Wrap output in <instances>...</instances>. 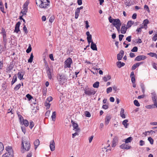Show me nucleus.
<instances>
[{"instance_id": "nucleus-58", "label": "nucleus", "mask_w": 157, "mask_h": 157, "mask_svg": "<svg viewBox=\"0 0 157 157\" xmlns=\"http://www.w3.org/2000/svg\"><path fill=\"white\" fill-rule=\"evenodd\" d=\"M124 35L123 34H120L119 35V40L120 41H121L124 37Z\"/></svg>"}, {"instance_id": "nucleus-53", "label": "nucleus", "mask_w": 157, "mask_h": 157, "mask_svg": "<svg viewBox=\"0 0 157 157\" xmlns=\"http://www.w3.org/2000/svg\"><path fill=\"white\" fill-rule=\"evenodd\" d=\"M85 116L87 117H90L91 116V115L89 112L86 111L85 112Z\"/></svg>"}, {"instance_id": "nucleus-45", "label": "nucleus", "mask_w": 157, "mask_h": 157, "mask_svg": "<svg viewBox=\"0 0 157 157\" xmlns=\"http://www.w3.org/2000/svg\"><path fill=\"white\" fill-rule=\"evenodd\" d=\"M44 105L45 106L47 107V108L48 109H49L50 106V104L49 103V102H48L47 101L44 102Z\"/></svg>"}, {"instance_id": "nucleus-62", "label": "nucleus", "mask_w": 157, "mask_h": 157, "mask_svg": "<svg viewBox=\"0 0 157 157\" xmlns=\"http://www.w3.org/2000/svg\"><path fill=\"white\" fill-rule=\"evenodd\" d=\"M145 144L144 141L143 140H140V145L142 146Z\"/></svg>"}, {"instance_id": "nucleus-48", "label": "nucleus", "mask_w": 157, "mask_h": 157, "mask_svg": "<svg viewBox=\"0 0 157 157\" xmlns=\"http://www.w3.org/2000/svg\"><path fill=\"white\" fill-rule=\"evenodd\" d=\"M47 88L44 89H43L42 92L43 94V96H44L45 97L46 95V93H47Z\"/></svg>"}, {"instance_id": "nucleus-38", "label": "nucleus", "mask_w": 157, "mask_h": 157, "mask_svg": "<svg viewBox=\"0 0 157 157\" xmlns=\"http://www.w3.org/2000/svg\"><path fill=\"white\" fill-rule=\"evenodd\" d=\"M43 61H44V66L45 67L46 69L48 68H49V67L47 62L45 58H44Z\"/></svg>"}, {"instance_id": "nucleus-4", "label": "nucleus", "mask_w": 157, "mask_h": 157, "mask_svg": "<svg viewBox=\"0 0 157 157\" xmlns=\"http://www.w3.org/2000/svg\"><path fill=\"white\" fill-rule=\"evenodd\" d=\"M109 22L112 23L113 25L115 26L121 25V23L119 19L112 18L110 16L109 18Z\"/></svg>"}, {"instance_id": "nucleus-32", "label": "nucleus", "mask_w": 157, "mask_h": 157, "mask_svg": "<svg viewBox=\"0 0 157 157\" xmlns=\"http://www.w3.org/2000/svg\"><path fill=\"white\" fill-rule=\"evenodd\" d=\"M4 147L3 143L0 142V153H1L4 150Z\"/></svg>"}, {"instance_id": "nucleus-3", "label": "nucleus", "mask_w": 157, "mask_h": 157, "mask_svg": "<svg viewBox=\"0 0 157 157\" xmlns=\"http://www.w3.org/2000/svg\"><path fill=\"white\" fill-rule=\"evenodd\" d=\"M24 144L23 141H22L21 144L22 145L23 149L21 150V151L23 153L25 151H29L30 147V144L29 141L25 140L24 141Z\"/></svg>"}, {"instance_id": "nucleus-50", "label": "nucleus", "mask_w": 157, "mask_h": 157, "mask_svg": "<svg viewBox=\"0 0 157 157\" xmlns=\"http://www.w3.org/2000/svg\"><path fill=\"white\" fill-rule=\"evenodd\" d=\"M26 97L29 101L30 100L33 98V97L29 94H27Z\"/></svg>"}, {"instance_id": "nucleus-1", "label": "nucleus", "mask_w": 157, "mask_h": 157, "mask_svg": "<svg viewBox=\"0 0 157 157\" xmlns=\"http://www.w3.org/2000/svg\"><path fill=\"white\" fill-rule=\"evenodd\" d=\"M36 4L40 8L45 9L50 7V2L49 0H36Z\"/></svg>"}, {"instance_id": "nucleus-30", "label": "nucleus", "mask_w": 157, "mask_h": 157, "mask_svg": "<svg viewBox=\"0 0 157 157\" xmlns=\"http://www.w3.org/2000/svg\"><path fill=\"white\" fill-rule=\"evenodd\" d=\"M87 41L88 44H89V45L90 44V43L92 41V35H90L89 36H87Z\"/></svg>"}, {"instance_id": "nucleus-60", "label": "nucleus", "mask_w": 157, "mask_h": 157, "mask_svg": "<svg viewBox=\"0 0 157 157\" xmlns=\"http://www.w3.org/2000/svg\"><path fill=\"white\" fill-rule=\"evenodd\" d=\"M0 10L1 11H2L3 13H5V12H4V7L3 5H1L0 6Z\"/></svg>"}, {"instance_id": "nucleus-47", "label": "nucleus", "mask_w": 157, "mask_h": 157, "mask_svg": "<svg viewBox=\"0 0 157 157\" xmlns=\"http://www.w3.org/2000/svg\"><path fill=\"white\" fill-rule=\"evenodd\" d=\"M34 126V123L33 121H30L29 122V127L31 129H32V128Z\"/></svg>"}, {"instance_id": "nucleus-5", "label": "nucleus", "mask_w": 157, "mask_h": 157, "mask_svg": "<svg viewBox=\"0 0 157 157\" xmlns=\"http://www.w3.org/2000/svg\"><path fill=\"white\" fill-rule=\"evenodd\" d=\"M57 78L60 83H62L67 80V78L66 75L63 74L58 75Z\"/></svg>"}, {"instance_id": "nucleus-25", "label": "nucleus", "mask_w": 157, "mask_h": 157, "mask_svg": "<svg viewBox=\"0 0 157 157\" xmlns=\"http://www.w3.org/2000/svg\"><path fill=\"white\" fill-rule=\"evenodd\" d=\"M133 0H130L128 2L127 1L125 2V4L127 6H130L133 4Z\"/></svg>"}, {"instance_id": "nucleus-7", "label": "nucleus", "mask_w": 157, "mask_h": 157, "mask_svg": "<svg viewBox=\"0 0 157 157\" xmlns=\"http://www.w3.org/2000/svg\"><path fill=\"white\" fill-rule=\"evenodd\" d=\"M72 63V59L71 58H67L64 62L65 68H70L71 67V65Z\"/></svg>"}, {"instance_id": "nucleus-27", "label": "nucleus", "mask_w": 157, "mask_h": 157, "mask_svg": "<svg viewBox=\"0 0 157 157\" xmlns=\"http://www.w3.org/2000/svg\"><path fill=\"white\" fill-rule=\"evenodd\" d=\"M21 125H24L25 126L27 127L29 125V121L25 119V120L22 122V123L21 124Z\"/></svg>"}, {"instance_id": "nucleus-24", "label": "nucleus", "mask_w": 157, "mask_h": 157, "mask_svg": "<svg viewBox=\"0 0 157 157\" xmlns=\"http://www.w3.org/2000/svg\"><path fill=\"white\" fill-rule=\"evenodd\" d=\"M125 144H128L130 143L133 140V138L132 137L130 136L125 139Z\"/></svg>"}, {"instance_id": "nucleus-8", "label": "nucleus", "mask_w": 157, "mask_h": 157, "mask_svg": "<svg viewBox=\"0 0 157 157\" xmlns=\"http://www.w3.org/2000/svg\"><path fill=\"white\" fill-rule=\"evenodd\" d=\"M152 95L151 98L154 103L156 105V107L157 108V97L156 94L155 93H152L151 94Z\"/></svg>"}, {"instance_id": "nucleus-20", "label": "nucleus", "mask_w": 157, "mask_h": 157, "mask_svg": "<svg viewBox=\"0 0 157 157\" xmlns=\"http://www.w3.org/2000/svg\"><path fill=\"white\" fill-rule=\"evenodd\" d=\"M134 23V22L132 21H128L127 22L126 27H125L127 29H128L130 28L132 25Z\"/></svg>"}, {"instance_id": "nucleus-43", "label": "nucleus", "mask_w": 157, "mask_h": 157, "mask_svg": "<svg viewBox=\"0 0 157 157\" xmlns=\"http://www.w3.org/2000/svg\"><path fill=\"white\" fill-rule=\"evenodd\" d=\"M149 23V21L147 19L144 20L143 22V24H144V27L145 26H147V24H148Z\"/></svg>"}, {"instance_id": "nucleus-55", "label": "nucleus", "mask_w": 157, "mask_h": 157, "mask_svg": "<svg viewBox=\"0 0 157 157\" xmlns=\"http://www.w3.org/2000/svg\"><path fill=\"white\" fill-rule=\"evenodd\" d=\"M53 98L51 96H50L47 98V101L50 102L52 100Z\"/></svg>"}, {"instance_id": "nucleus-40", "label": "nucleus", "mask_w": 157, "mask_h": 157, "mask_svg": "<svg viewBox=\"0 0 157 157\" xmlns=\"http://www.w3.org/2000/svg\"><path fill=\"white\" fill-rule=\"evenodd\" d=\"M147 140L150 142V144L151 145L153 144L154 143L153 139L151 137L148 138Z\"/></svg>"}, {"instance_id": "nucleus-18", "label": "nucleus", "mask_w": 157, "mask_h": 157, "mask_svg": "<svg viewBox=\"0 0 157 157\" xmlns=\"http://www.w3.org/2000/svg\"><path fill=\"white\" fill-rule=\"evenodd\" d=\"M91 43V44L90 47L91 49L93 50L97 51V48L96 44L94 43L93 41H92Z\"/></svg>"}, {"instance_id": "nucleus-22", "label": "nucleus", "mask_w": 157, "mask_h": 157, "mask_svg": "<svg viewBox=\"0 0 157 157\" xmlns=\"http://www.w3.org/2000/svg\"><path fill=\"white\" fill-rule=\"evenodd\" d=\"M116 64L117 66L119 68H121L125 65V63H124L121 62V61L117 62Z\"/></svg>"}, {"instance_id": "nucleus-15", "label": "nucleus", "mask_w": 157, "mask_h": 157, "mask_svg": "<svg viewBox=\"0 0 157 157\" xmlns=\"http://www.w3.org/2000/svg\"><path fill=\"white\" fill-rule=\"evenodd\" d=\"M55 143L54 140H52L50 143V147L52 151H54L55 150Z\"/></svg>"}, {"instance_id": "nucleus-61", "label": "nucleus", "mask_w": 157, "mask_h": 157, "mask_svg": "<svg viewBox=\"0 0 157 157\" xmlns=\"http://www.w3.org/2000/svg\"><path fill=\"white\" fill-rule=\"evenodd\" d=\"M131 37H132V36H129L126 38V40L130 42L131 41Z\"/></svg>"}, {"instance_id": "nucleus-28", "label": "nucleus", "mask_w": 157, "mask_h": 157, "mask_svg": "<svg viewBox=\"0 0 157 157\" xmlns=\"http://www.w3.org/2000/svg\"><path fill=\"white\" fill-rule=\"evenodd\" d=\"M111 76L109 75H108L107 77L104 76L103 78V79L105 82H107L108 80H109L111 79Z\"/></svg>"}, {"instance_id": "nucleus-29", "label": "nucleus", "mask_w": 157, "mask_h": 157, "mask_svg": "<svg viewBox=\"0 0 157 157\" xmlns=\"http://www.w3.org/2000/svg\"><path fill=\"white\" fill-rule=\"evenodd\" d=\"M17 80V77L16 75H15L13 77V79L11 82V85H13Z\"/></svg>"}, {"instance_id": "nucleus-54", "label": "nucleus", "mask_w": 157, "mask_h": 157, "mask_svg": "<svg viewBox=\"0 0 157 157\" xmlns=\"http://www.w3.org/2000/svg\"><path fill=\"white\" fill-rule=\"evenodd\" d=\"M23 25H24V26L23 28V30L25 32V33L26 34H27L28 33L27 28L24 24H23Z\"/></svg>"}, {"instance_id": "nucleus-59", "label": "nucleus", "mask_w": 157, "mask_h": 157, "mask_svg": "<svg viewBox=\"0 0 157 157\" xmlns=\"http://www.w3.org/2000/svg\"><path fill=\"white\" fill-rule=\"evenodd\" d=\"M148 55H149L151 57H153L154 56L155 57V53H153V52H150L149 53H148Z\"/></svg>"}, {"instance_id": "nucleus-17", "label": "nucleus", "mask_w": 157, "mask_h": 157, "mask_svg": "<svg viewBox=\"0 0 157 157\" xmlns=\"http://www.w3.org/2000/svg\"><path fill=\"white\" fill-rule=\"evenodd\" d=\"M47 69V73L48 77V78L49 79H52V75H51V73L52 71V70L50 69L49 68H48L46 69Z\"/></svg>"}, {"instance_id": "nucleus-63", "label": "nucleus", "mask_w": 157, "mask_h": 157, "mask_svg": "<svg viewBox=\"0 0 157 157\" xmlns=\"http://www.w3.org/2000/svg\"><path fill=\"white\" fill-rule=\"evenodd\" d=\"M157 39V33L155 34L152 38V40L154 41H156Z\"/></svg>"}, {"instance_id": "nucleus-21", "label": "nucleus", "mask_w": 157, "mask_h": 157, "mask_svg": "<svg viewBox=\"0 0 157 157\" xmlns=\"http://www.w3.org/2000/svg\"><path fill=\"white\" fill-rule=\"evenodd\" d=\"M127 28L125 27V25L122 26L121 29V33L122 34H125L126 32Z\"/></svg>"}, {"instance_id": "nucleus-16", "label": "nucleus", "mask_w": 157, "mask_h": 157, "mask_svg": "<svg viewBox=\"0 0 157 157\" xmlns=\"http://www.w3.org/2000/svg\"><path fill=\"white\" fill-rule=\"evenodd\" d=\"M111 118V116L110 115H107L105 119V124L107 125L109 123Z\"/></svg>"}, {"instance_id": "nucleus-37", "label": "nucleus", "mask_w": 157, "mask_h": 157, "mask_svg": "<svg viewBox=\"0 0 157 157\" xmlns=\"http://www.w3.org/2000/svg\"><path fill=\"white\" fill-rule=\"evenodd\" d=\"M33 58V53H31L29 58L28 60V62L29 63H31L32 62Z\"/></svg>"}, {"instance_id": "nucleus-31", "label": "nucleus", "mask_w": 157, "mask_h": 157, "mask_svg": "<svg viewBox=\"0 0 157 157\" xmlns=\"http://www.w3.org/2000/svg\"><path fill=\"white\" fill-rule=\"evenodd\" d=\"M140 87L142 90V92L143 94H144L145 91V87L143 83H141L140 85Z\"/></svg>"}, {"instance_id": "nucleus-49", "label": "nucleus", "mask_w": 157, "mask_h": 157, "mask_svg": "<svg viewBox=\"0 0 157 157\" xmlns=\"http://www.w3.org/2000/svg\"><path fill=\"white\" fill-rule=\"evenodd\" d=\"M138 51V48L137 47H134L131 50V51L133 52H137Z\"/></svg>"}, {"instance_id": "nucleus-13", "label": "nucleus", "mask_w": 157, "mask_h": 157, "mask_svg": "<svg viewBox=\"0 0 157 157\" xmlns=\"http://www.w3.org/2000/svg\"><path fill=\"white\" fill-rule=\"evenodd\" d=\"M118 137L117 136H115L113 139L112 141V147H114L116 145V144L118 142Z\"/></svg>"}, {"instance_id": "nucleus-19", "label": "nucleus", "mask_w": 157, "mask_h": 157, "mask_svg": "<svg viewBox=\"0 0 157 157\" xmlns=\"http://www.w3.org/2000/svg\"><path fill=\"white\" fill-rule=\"evenodd\" d=\"M24 75V72H18L17 74L18 78L20 79H24L23 76Z\"/></svg>"}, {"instance_id": "nucleus-33", "label": "nucleus", "mask_w": 157, "mask_h": 157, "mask_svg": "<svg viewBox=\"0 0 157 157\" xmlns=\"http://www.w3.org/2000/svg\"><path fill=\"white\" fill-rule=\"evenodd\" d=\"M18 116L19 117V120L20 124L22 123V122L25 120L24 119L23 117L20 114L18 115Z\"/></svg>"}, {"instance_id": "nucleus-64", "label": "nucleus", "mask_w": 157, "mask_h": 157, "mask_svg": "<svg viewBox=\"0 0 157 157\" xmlns=\"http://www.w3.org/2000/svg\"><path fill=\"white\" fill-rule=\"evenodd\" d=\"M152 66L156 70H157V67H156V65L157 64L155 63H154L152 64Z\"/></svg>"}, {"instance_id": "nucleus-52", "label": "nucleus", "mask_w": 157, "mask_h": 157, "mask_svg": "<svg viewBox=\"0 0 157 157\" xmlns=\"http://www.w3.org/2000/svg\"><path fill=\"white\" fill-rule=\"evenodd\" d=\"M29 4V2L27 1L24 4L23 6V8H28V6Z\"/></svg>"}, {"instance_id": "nucleus-23", "label": "nucleus", "mask_w": 157, "mask_h": 157, "mask_svg": "<svg viewBox=\"0 0 157 157\" xmlns=\"http://www.w3.org/2000/svg\"><path fill=\"white\" fill-rule=\"evenodd\" d=\"M34 144L35 146V149H36L37 147L40 144V141L38 139H36L34 142Z\"/></svg>"}, {"instance_id": "nucleus-44", "label": "nucleus", "mask_w": 157, "mask_h": 157, "mask_svg": "<svg viewBox=\"0 0 157 157\" xmlns=\"http://www.w3.org/2000/svg\"><path fill=\"white\" fill-rule=\"evenodd\" d=\"M137 64V63H136L134 64L132 66V68H131L132 70H135L137 67H138L139 66L138 65H137L138 64Z\"/></svg>"}, {"instance_id": "nucleus-6", "label": "nucleus", "mask_w": 157, "mask_h": 157, "mask_svg": "<svg viewBox=\"0 0 157 157\" xmlns=\"http://www.w3.org/2000/svg\"><path fill=\"white\" fill-rule=\"evenodd\" d=\"M84 93L88 96H90L92 95H94L96 93V91L93 88L88 89L84 90Z\"/></svg>"}, {"instance_id": "nucleus-36", "label": "nucleus", "mask_w": 157, "mask_h": 157, "mask_svg": "<svg viewBox=\"0 0 157 157\" xmlns=\"http://www.w3.org/2000/svg\"><path fill=\"white\" fill-rule=\"evenodd\" d=\"M155 106L156 107V105H155V103H154V104L149 105L147 106H146V108L147 109L154 108H155Z\"/></svg>"}, {"instance_id": "nucleus-35", "label": "nucleus", "mask_w": 157, "mask_h": 157, "mask_svg": "<svg viewBox=\"0 0 157 157\" xmlns=\"http://www.w3.org/2000/svg\"><path fill=\"white\" fill-rule=\"evenodd\" d=\"M56 117V112L55 111L53 112L52 113L51 118H52V120L54 121L55 120Z\"/></svg>"}, {"instance_id": "nucleus-46", "label": "nucleus", "mask_w": 157, "mask_h": 157, "mask_svg": "<svg viewBox=\"0 0 157 157\" xmlns=\"http://www.w3.org/2000/svg\"><path fill=\"white\" fill-rule=\"evenodd\" d=\"M134 105L136 106L139 107L140 105L138 101L136 100H134Z\"/></svg>"}, {"instance_id": "nucleus-42", "label": "nucleus", "mask_w": 157, "mask_h": 157, "mask_svg": "<svg viewBox=\"0 0 157 157\" xmlns=\"http://www.w3.org/2000/svg\"><path fill=\"white\" fill-rule=\"evenodd\" d=\"M28 11V8H23V10L21 11V12L23 14H23L25 15L26 14V13Z\"/></svg>"}, {"instance_id": "nucleus-26", "label": "nucleus", "mask_w": 157, "mask_h": 157, "mask_svg": "<svg viewBox=\"0 0 157 157\" xmlns=\"http://www.w3.org/2000/svg\"><path fill=\"white\" fill-rule=\"evenodd\" d=\"M128 122V120L127 119L123 121L122 122V124L124 125V127L126 128H127L128 126V125L129 124L127 123V122Z\"/></svg>"}, {"instance_id": "nucleus-51", "label": "nucleus", "mask_w": 157, "mask_h": 157, "mask_svg": "<svg viewBox=\"0 0 157 157\" xmlns=\"http://www.w3.org/2000/svg\"><path fill=\"white\" fill-rule=\"evenodd\" d=\"M112 88L111 87H109L106 90V92L107 94H109V93L112 92Z\"/></svg>"}, {"instance_id": "nucleus-57", "label": "nucleus", "mask_w": 157, "mask_h": 157, "mask_svg": "<svg viewBox=\"0 0 157 157\" xmlns=\"http://www.w3.org/2000/svg\"><path fill=\"white\" fill-rule=\"evenodd\" d=\"M54 16H51L49 19V21L51 23H52L54 21Z\"/></svg>"}, {"instance_id": "nucleus-9", "label": "nucleus", "mask_w": 157, "mask_h": 157, "mask_svg": "<svg viewBox=\"0 0 157 157\" xmlns=\"http://www.w3.org/2000/svg\"><path fill=\"white\" fill-rule=\"evenodd\" d=\"M124 54V51L123 50H121L120 51L119 53L117 55V59L119 61L121 60Z\"/></svg>"}, {"instance_id": "nucleus-41", "label": "nucleus", "mask_w": 157, "mask_h": 157, "mask_svg": "<svg viewBox=\"0 0 157 157\" xmlns=\"http://www.w3.org/2000/svg\"><path fill=\"white\" fill-rule=\"evenodd\" d=\"M32 50V48L31 47V45L30 44H29V47L28 49L26 50V52L27 53H29Z\"/></svg>"}, {"instance_id": "nucleus-56", "label": "nucleus", "mask_w": 157, "mask_h": 157, "mask_svg": "<svg viewBox=\"0 0 157 157\" xmlns=\"http://www.w3.org/2000/svg\"><path fill=\"white\" fill-rule=\"evenodd\" d=\"M21 128L22 131L23 132L24 134H25L26 132V130L24 126H21Z\"/></svg>"}, {"instance_id": "nucleus-39", "label": "nucleus", "mask_w": 157, "mask_h": 157, "mask_svg": "<svg viewBox=\"0 0 157 157\" xmlns=\"http://www.w3.org/2000/svg\"><path fill=\"white\" fill-rule=\"evenodd\" d=\"M21 86V84L20 83L17 85L14 88V90L15 91L18 90Z\"/></svg>"}, {"instance_id": "nucleus-12", "label": "nucleus", "mask_w": 157, "mask_h": 157, "mask_svg": "<svg viewBox=\"0 0 157 157\" xmlns=\"http://www.w3.org/2000/svg\"><path fill=\"white\" fill-rule=\"evenodd\" d=\"M120 147L123 149L128 150L131 147L128 144H127L125 143L123 144L120 146Z\"/></svg>"}, {"instance_id": "nucleus-14", "label": "nucleus", "mask_w": 157, "mask_h": 157, "mask_svg": "<svg viewBox=\"0 0 157 157\" xmlns=\"http://www.w3.org/2000/svg\"><path fill=\"white\" fill-rule=\"evenodd\" d=\"M71 122L74 129H75L76 131H79L80 129L78 127V124L75 123L72 120H71Z\"/></svg>"}, {"instance_id": "nucleus-34", "label": "nucleus", "mask_w": 157, "mask_h": 157, "mask_svg": "<svg viewBox=\"0 0 157 157\" xmlns=\"http://www.w3.org/2000/svg\"><path fill=\"white\" fill-rule=\"evenodd\" d=\"M99 82H95L93 85V87L95 88H98L99 86Z\"/></svg>"}, {"instance_id": "nucleus-11", "label": "nucleus", "mask_w": 157, "mask_h": 157, "mask_svg": "<svg viewBox=\"0 0 157 157\" xmlns=\"http://www.w3.org/2000/svg\"><path fill=\"white\" fill-rule=\"evenodd\" d=\"M21 24L20 21L17 22L15 25L14 32L18 33L19 31H20L19 27Z\"/></svg>"}, {"instance_id": "nucleus-10", "label": "nucleus", "mask_w": 157, "mask_h": 157, "mask_svg": "<svg viewBox=\"0 0 157 157\" xmlns=\"http://www.w3.org/2000/svg\"><path fill=\"white\" fill-rule=\"evenodd\" d=\"M147 58L146 56L144 55H140L137 56L135 59V61H140L141 60H144Z\"/></svg>"}, {"instance_id": "nucleus-2", "label": "nucleus", "mask_w": 157, "mask_h": 157, "mask_svg": "<svg viewBox=\"0 0 157 157\" xmlns=\"http://www.w3.org/2000/svg\"><path fill=\"white\" fill-rule=\"evenodd\" d=\"M6 150L7 152L2 155V157H13V151L11 147H6Z\"/></svg>"}]
</instances>
